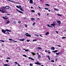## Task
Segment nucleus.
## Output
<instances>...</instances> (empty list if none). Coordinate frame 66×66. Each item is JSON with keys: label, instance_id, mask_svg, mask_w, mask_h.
<instances>
[{"label": "nucleus", "instance_id": "nucleus-1", "mask_svg": "<svg viewBox=\"0 0 66 66\" xmlns=\"http://www.w3.org/2000/svg\"><path fill=\"white\" fill-rule=\"evenodd\" d=\"M51 25L52 26H53L54 27V26L56 25V24H55V22H53V24H51Z\"/></svg>", "mask_w": 66, "mask_h": 66}, {"label": "nucleus", "instance_id": "nucleus-2", "mask_svg": "<svg viewBox=\"0 0 66 66\" xmlns=\"http://www.w3.org/2000/svg\"><path fill=\"white\" fill-rule=\"evenodd\" d=\"M37 62L35 63V64H36L37 65H41V64L39 63V62L38 61H37Z\"/></svg>", "mask_w": 66, "mask_h": 66}, {"label": "nucleus", "instance_id": "nucleus-3", "mask_svg": "<svg viewBox=\"0 0 66 66\" xmlns=\"http://www.w3.org/2000/svg\"><path fill=\"white\" fill-rule=\"evenodd\" d=\"M15 10L20 12V13H21V14H23V13L22 12H21L18 9H16Z\"/></svg>", "mask_w": 66, "mask_h": 66}, {"label": "nucleus", "instance_id": "nucleus-4", "mask_svg": "<svg viewBox=\"0 0 66 66\" xmlns=\"http://www.w3.org/2000/svg\"><path fill=\"white\" fill-rule=\"evenodd\" d=\"M7 22L5 23V24H8V23H10V20H9V19H8V20H7Z\"/></svg>", "mask_w": 66, "mask_h": 66}, {"label": "nucleus", "instance_id": "nucleus-5", "mask_svg": "<svg viewBox=\"0 0 66 66\" xmlns=\"http://www.w3.org/2000/svg\"><path fill=\"white\" fill-rule=\"evenodd\" d=\"M19 7H20V10H21L23 12V9L22 8H21V6L19 5Z\"/></svg>", "mask_w": 66, "mask_h": 66}, {"label": "nucleus", "instance_id": "nucleus-6", "mask_svg": "<svg viewBox=\"0 0 66 66\" xmlns=\"http://www.w3.org/2000/svg\"><path fill=\"white\" fill-rule=\"evenodd\" d=\"M25 35H26V36H27V37H31V36L29 34H25Z\"/></svg>", "mask_w": 66, "mask_h": 66}, {"label": "nucleus", "instance_id": "nucleus-7", "mask_svg": "<svg viewBox=\"0 0 66 66\" xmlns=\"http://www.w3.org/2000/svg\"><path fill=\"white\" fill-rule=\"evenodd\" d=\"M5 8L6 9H10V6H5Z\"/></svg>", "mask_w": 66, "mask_h": 66}, {"label": "nucleus", "instance_id": "nucleus-8", "mask_svg": "<svg viewBox=\"0 0 66 66\" xmlns=\"http://www.w3.org/2000/svg\"><path fill=\"white\" fill-rule=\"evenodd\" d=\"M57 23H58V24H61V21H60L58 20L57 21Z\"/></svg>", "mask_w": 66, "mask_h": 66}, {"label": "nucleus", "instance_id": "nucleus-9", "mask_svg": "<svg viewBox=\"0 0 66 66\" xmlns=\"http://www.w3.org/2000/svg\"><path fill=\"white\" fill-rule=\"evenodd\" d=\"M25 40L24 39H19V40H20V41H22V42H23L24 40Z\"/></svg>", "mask_w": 66, "mask_h": 66}, {"label": "nucleus", "instance_id": "nucleus-10", "mask_svg": "<svg viewBox=\"0 0 66 66\" xmlns=\"http://www.w3.org/2000/svg\"><path fill=\"white\" fill-rule=\"evenodd\" d=\"M51 49L53 50H55V47H51Z\"/></svg>", "mask_w": 66, "mask_h": 66}, {"label": "nucleus", "instance_id": "nucleus-11", "mask_svg": "<svg viewBox=\"0 0 66 66\" xmlns=\"http://www.w3.org/2000/svg\"><path fill=\"white\" fill-rule=\"evenodd\" d=\"M28 59H31V60H32V61H34V59H32L31 57H28Z\"/></svg>", "mask_w": 66, "mask_h": 66}, {"label": "nucleus", "instance_id": "nucleus-12", "mask_svg": "<svg viewBox=\"0 0 66 66\" xmlns=\"http://www.w3.org/2000/svg\"><path fill=\"white\" fill-rule=\"evenodd\" d=\"M29 2L30 3L32 4L33 3V0H30Z\"/></svg>", "mask_w": 66, "mask_h": 66}, {"label": "nucleus", "instance_id": "nucleus-13", "mask_svg": "<svg viewBox=\"0 0 66 66\" xmlns=\"http://www.w3.org/2000/svg\"><path fill=\"white\" fill-rule=\"evenodd\" d=\"M3 18V19H8L9 18V17H7V18H5L3 16L2 17Z\"/></svg>", "mask_w": 66, "mask_h": 66}, {"label": "nucleus", "instance_id": "nucleus-14", "mask_svg": "<svg viewBox=\"0 0 66 66\" xmlns=\"http://www.w3.org/2000/svg\"><path fill=\"white\" fill-rule=\"evenodd\" d=\"M5 7H1V9L2 10H4V9H5Z\"/></svg>", "mask_w": 66, "mask_h": 66}, {"label": "nucleus", "instance_id": "nucleus-15", "mask_svg": "<svg viewBox=\"0 0 66 66\" xmlns=\"http://www.w3.org/2000/svg\"><path fill=\"white\" fill-rule=\"evenodd\" d=\"M53 52H54V53H55V52H57L58 51V50H56L54 51H52Z\"/></svg>", "mask_w": 66, "mask_h": 66}, {"label": "nucleus", "instance_id": "nucleus-16", "mask_svg": "<svg viewBox=\"0 0 66 66\" xmlns=\"http://www.w3.org/2000/svg\"><path fill=\"white\" fill-rule=\"evenodd\" d=\"M2 33H3L4 34L5 33V32H4V29H2Z\"/></svg>", "mask_w": 66, "mask_h": 66}, {"label": "nucleus", "instance_id": "nucleus-17", "mask_svg": "<svg viewBox=\"0 0 66 66\" xmlns=\"http://www.w3.org/2000/svg\"><path fill=\"white\" fill-rule=\"evenodd\" d=\"M31 53H32V54L34 56V55H36V54L32 53V52H31Z\"/></svg>", "mask_w": 66, "mask_h": 66}, {"label": "nucleus", "instance_id": "nucleus-18", "mask_svg": "<svg viewBox=\"0 0 66 66\" xmlns=\"http://www.w3.org/2000/svg\"><path fill=\"white\" fill-rule=\"evenodd\" d=\"M38 58L39 59L41 58V56L40 55H38Z\"/></svg>", "mask_w": 66, "mask_h": 66}, {"label": "nucleus", "instance_id": "nucleus-19", "mask_svg": "<svg viewBox=\"0 0 66 66\" xmlns=\"http://www.w3.org/2000/svg\"><path fill=\"white\" fill-rule=\"evenodd\" d=\"M7 1H10V2H14L13 1H11V0H6Z\"/></svg>", "mask_w": 66, "mask_h": 66}, {"label": "nucleus", "instance_id": "nucleus-20", "mask_svg": "<svg viewBox=\"0 0 66 66\" xmlns=\"http://www.w3.org/2000/svg\"><path fill=\"white\" fill-rule=\"evenodd\" d=\"M13 2V3H17L18 4H20V3L16 2Z\"/></svg>", "mask_w": 66, "mask_h": 66}, {"label": "nucleus", "instance_id": "nucleus-21", "mask_svg": "<svg viewBox=\"0 0 66 66\" xmlns=\"http://www.w3.org/2000/svg\"><path fill=\"white\" fill-rule=\"evenodd\" d=\"M45 5H46L47 6H50V5H49L48 4H45Z\"/></svg>", "mask_w": 66, "mask_h": 66}, {"label": "nucleus", "instance_id": "nucleus-22", "mask_svg": "<svg viewBox=\"0 0 66 66\" xmlns=\"http://www.w3.org/2000/svg\"><path fill=\"white\" fill-rule=\"evenodd\" d=\"M29 50L27 49V50H25V51H26V52H28V51H29Z\"/></svg>", "mask_w": 66, "mask_h": 66}, {"label": "nucleus", "instance_id": "nucleus-23", "mask_svg": "<svg viewBox=\"0 0 66 66\" xmlns=\"http://www.w3.org/2000/svg\"><path fill=\"white\" fill-rule=\"evenodd\" d=\"M31 12H33V13H34V12H35V11L34 10H31Z\"/></svg>", "mask_w": 66, "mask_h": 66}, {"label": "nucleus", "instance_id": "nucleus-24", "mask_svg": "<svg viewBox=\"0 0 66 66\" xmlns=\"http://www.w3.org/2000/svg\"><path fill=\"white\" fill-rule=\"evenodd\" d=\"M49 34V33L48 32L46 33V35H48V34Z\"/></svg>", "mask_w": 66, "mask_h": 66}, {"label": "nucleus", "instance_id": "nucleus-25", "mask_svg": "<svg viewBox=\"0 0 66 66\" xmlns=\"http://www.w3.org/2000/svg\"><path fill=\"white\" fill-rule=\"evenodd\" d=\"M54 10L55 11H59V10H58L57 9H56V8H54Z\"/></svg>", "mask_w": 66, "mask_h": 66}, {"label": "nucleus", "instance_id": "nucleus-26", "mask_svg": "<svg viewBox=\"0 0 66 66\" xmlns=\"http://www.w3.org/2000/svg\"><path fill=\"white\" fill-rule=\"evenodd\" d=\"M44 9L45 10H49V9L47 8H45Z\"/></svg>", "mask_w": 66, "mask_h": 66}, {"label": "nucleus", "instance_id": "nucleus-27", "mask_svg": "<svg viewBox=\"0 0 66 66\" xmlns=\"http://www.w3.org/2000/svg\"><path fill=\"white\" fill-rule=\"evenodd\" d=\"M60 52H59V53H56V55H59V54H60Z\"/></svg>", "mask_w": 66, "mask_h": 66}, {"label": "nucleus", "instance_id": "nucleus-28", "mask_svg": "<svg viewBox=\"0 0 66 66\" xmlns=\"http://www.w3.org/2000/svg\"><path fill=\"white\" fill-rule=\"evenodd\" d=\"M8 65L7 64H5L3 66H7Z\"/></svg>", "mask_w": 66, "mask_h": 66}, {"label": "nucleus", "instance_id": "nucleus-29", "mask_svg": "<svg viewBox=\"0 0 66 66\" xmlns=\"http://www.w3.org/2000/svg\"><path fill=\"white\" fill-rule=\"evenodd\" d=\"M29 65L30 66H33V64H32V63H30L29 64Z\"/></svg>", "mask_w": 66, "mask_h": 66}, {"label": "nucleus", "instance_id": "nucleus-30", "mask_svg": "<svg viewBox=\"0 0 66 66\" xmlns=\"http://www.w3.org/2000/svg\"><path fill=\"white\" fill-rule=\"evenodd\" d=\"M23 56H24L25 57H27V56L26 55H23Z\"/></svg>", "mask_w": 66, "mask_h": 66}, {"label": "nucleus", "instance_id": "nucleus-31", "mask_svg": "<svg viewBox=\"0 0 66 66\" xmlns=\"http://www.w3.org/2000/svg\"><path fill=\"white\" fill-rule=\"evenodd\" d=\"M14 64H19V63H17V62H15L14 63Z\"/></svg>", "mask_w": 66, "mask_h": 66}, {"label": "nucleus", "instance_id": "nucleus-32", "mask_svg": "<svg viewBox=\"0 0 66 66\" xmlns=\"http://www.w3.org/2000/svg\"><path fill=\"white\" fill-rule=\"evenodd\" d=\"M1 12L2 13H5V12L4 11H3V10H2Z\"/></svg>", "mask_w": 66, "mask_h": 66}, {"label": "nucleus", "instance_id": "nucleus-33", "mask_svg": "<svg viewBox=\"0 0 66 66\" xmlns=\"http://www.w3.org/2000/svg\"><path fill=\"white\" fill-rule=\"evenodd\" d=\"M16 7H17V8H18V9H19V8H20V7H19V6H16Z\"/></svg>", "mask_w": 66, "mask_h": 66}, {"label": "nucleus", "instance_id": "nucleus-34", "mask_svg": "<svg viewBox=\"0 0 66 66\" xmlns=\"http://www.w3.org/2000/svg\"><path fill=\"white\" fill-rule=\"evenodd\" d=\"M51 62H53V63H54V60H51Z\"/></svg>", "mask_w": 66, "mask_h": 66}, {"label": "nucleus", "instance_id": "nucleus-35", "mask_svg": "<svg viewBox=\"0 0 66 66\" xmlns=\"http://www.w3.org/2000/svg\"><path fill=\"white\" fill-rule=\"evenodd\" d=\"M35 41H37V40L36 39H34V40H32V41L33 42H35Z\"/></svg>", "mask_w": 66, "mask_h": 66}, {"label": "nucleus", "instance_id": "nucleus-36", "mask_svg": "<svg viewBox=\"0 0 66 66\" xmlns=\"http://www.w3.org/2000/svg\"><path fill=\"white\" fill-rule=\"evenodd\" d=\"M38 16H40V13L38 12Z\"/></svg>", "mask_w": 66, "mask_h": 66}, {"label": "nucleus", "instance_id": "nucleus-37", "mask_svg": "<svg viewBox=\"0 0 66 66\" xmlns=\"http://www.w3.org/2000/svg\"><path fill=\"white\" fill-rule=\"evenodd\" d=\"M57 15H58V16H62L61 14H57Z\"/></svg>", "mask_w": 66, "mask_h": 66}, {"label": "nucleus", "instance_id": "nucleus-38", "mask_svg": "<svg viewBox=\"0 0 66 66\" xmlns=\"http://www.w3.org/2000/svg\"><path fill=\"white\" fill-rule=\"evenodd\" d=\"M31 19L32 20H35V19H34V18H32Z\"/></svg>", "mask_w": 66, "mask_h": 66}, {"label": "nucleus", "instance_id": "nucleus-39", "mask_svg": "<svg viewBox=\"0 0 66 66\" xmlns=\"http://www.w3.org/2000/svg\"><path fill=\"white\" fill-rule=\"evenodd\" d=\"M13 23L14 24H16V21H14L13 22Z\"/></svg>", "mask_w": 66, "mask_h": 66}, {"label": "nucleus", "instance_id": "nucleus-40", "mask_svg": "<svg viewBox=\"0 0 66 66\" xmlns=\"http://www.w3.org/2000/svg\"><path fill=\"white\" fill-rule=\"evenodd\" d=\"M62 39H63V38L65 39V38H66V37H62Z\"/></svg>", "mask_w": 66, "mask_h": 66}, {"label": "nucleus", "instance_id": "nucleus-41", "mask_svg": "<svg viewBox=\"0 0 66 66\" xmlns=\"http://www.w3.org/2000/svg\"><path fill=\"white\" fill-rule=\"evenodd\" d=\"M9 60H6V62H7V63H8V62H9Z\"/></svg>", "mask_w": 66, "mask_h": 66}, {"label": "nucleus", "instance_id": "nucleus-42", "mask_svg": "<svg viewBox=\"0 0 66 66\" xmlns=\"http://www.w3.org/2000/svg\"><path fill=\"white\" fill-rule=\"evenodd\" d=\"M1 42H5V41H4V40H1Z\"/></svg>", "mask_w": 66, "mask_h": 66}, {"label": "nucleus", "instance_id": "nucleus-43", "mask_svg": "<svg viewBox=\"0 0 66 66\" xmlns=\"http://www.w3.org/2000/svg\"><path fill=\"white\" fill-rule=\"evenodd\" d=\"M9 40H12V41H13V40H12V39H9Z\"/></svg>", "mask_w": 66, "mask_h": 66}, {"label": "nucleus", "instance_id": "nucleus-44", "mask_svg": "<svg viewBox=\"0 0 66 66\" xmlns=\"http://www.w3.org/2000/svg\"><path fill=\"white\" fill-rule=\"evenodd\" d=\"M13 42H14V43H16H16H17V41H14V40H13Z\"/></svg>", "mask_w": 66, "mask_h": 66}, {"label": "nucleus", "instance_id": "nucleus-45", "mask_svg": "<svg viewBox=\"0 0 66 66\" xmlns=\"http://www.w3.org/2000/svg\"><path fill=\"white\" fill-rule=\"evenodd\" d=\"M26 41H27V42H29L30 41V40H27Z\"/></svg>", "mask_w": 66, "mask_h": 66}, {"label": "nucleus", "instance_id": "nucleus-46", "mask_svg": "<svg viewBox=\"0 0 66 66\" xmlns=\"http://www.w3.org/2000/svg\"><path fill=\"white\" fill-rule=\"evenodd\" d=\"M38 49H42V48L41 47H38Z\"/></svg>", "mask_w": 66, "mask_h": 66}, {"label": "nucleus", "instance_id": "nucleus-47", "mask_svg": "<svg viewBox=\"0 0 66 66\" xmlns=\"http://www.w3.org/2000/svg\"><path fill=\"white\" fill-rule=\"evenodd\" d=\"M35 23L34 22V23L32 25H33V26H34V25H35Z\"/></svg>", "mask_w": 66, "mask_h": 66}, {"label": "nucleus", "instance_id": "nucleus-48", "mask_svg": "<svg viewBox=\"0 0 66 66\" xmlns=\"http://www.w3.org/2000/svg\"><path fill=\"white\" fill-rule=\"evenodd\" d=\"M18 23H21V21H19L18 22Z\"/></svg>", "mask_w": 66, "mask_h": 66}, {"label": "nucleus", "instance_id": "nucleus-49", "mask_svg": "<svg viewBox=\"0 0 66 66\" xmlns=\"http://www.w3.org/2000/svg\"><path fill=\"white\" fill-rule=\"evenodd\" d=\"M47 26L48 27H50V25L49 24H47Z\"/></svg>", "mask_w": 66, "mask_h": 66}, {"label": "nucleus", "instance_id": "nucleus-50", "mask_svg": "<svg viewBox=\"0 0 66 66\" xmlns=\"http://www.w3.org/2000/svg\"><path fill=\"white\" fill-rule=\"evenodd\" d=\"M7 59H9V60H10L11 59V58H10V57H8L7 58Z\"/></svg>", "mask_w": 66, "mask_h": 66}, {"label": "nucleus", "instance_id": "nucleus-51", "mask_svg": "<svg viewBox=\"0 0 66 66\" xmlns=\"http://www.w3.org/2000/svg\"><path fill=\"white\" fill-rule=\"evenodd\" d=\"M5 31H8L9 32V30L7 29H5Z\"/></svg>", "mask_w": 66, "mask_h": 66}, {"label": "nucleus", "instance_id": "nucleus-52", "mask_svg": "<svg viewBox=\"0 0 66 66\" xmlns=\"http://www.w3.org/2000/svg\"><path fill=\"white\" fill-rule=\"evenodd\" d=\"M25 27H28V25H27V24H25Z\"/></svg>", "mask_w": 66, "mask_h": 66}, {"label": "nucleus", "instance_id": "nucleus-53", "mask_svg": "<svg viewBox=\"0 0 66 66\" xmlns=\"http://www.w3.org/2000/svg\"><path fill=\"white\" fill-rule=\"evenodd\" d=\"M36 2H34V4L35 5V4H36Z\"/></svg>", "mask_w": 66, "mask_h": 66}, {"label": "nucleus", "instance_id": "nucleus-54", "mask_svg": "<svg viewBox=\"0 0 66 66\" xmlns=\"http://www.w3.org/2000/svg\"><path fill=\"white\" fill-rule=\"evenodd\" d=\"M56 33L57 34H59V33L58 32V31H56Z\"/></svg>", "mask_w": 66, "mask_h": 66}, {"label": "nucleus", "instance_id": "nucleus-55", "mask_svg": "<svg viewBox=\"0 0 66 66\" xmlns=\"http://www.w3.org/2000/svg\"><path fill=\"white\" fill-rule=\"evenodd\" d=\"M38 7L39 8L40 10L41 9V8L39 6H38Z\"/></svg>", "mask_w": 66, "mask_h": 66}, {"label": "nucleus", "instance_id": "nucleus-56", "mask_svg": "<svg viewBox=\"0 0 66 66\" xmlns=\"http://www.w3.org/2000/svg\"><path fill=\"white\" fill-rule=\"evenodd\" d=\"M57 46L58 47H61V46H60V45H58Z\"/></svg>", "mask_w": 66, "mask_h": 66}, {"label": "nucleus", "instance_id": "nucleus-57", "mask_svg": "<svg viewBox=\"0 0 66 66\" xmlns=\"http://www.w3.org/2000/svg\"><path fill=\"white\" fill-rule=\"evenodd\" d=\"M50 28H53V26H50Z\"/></svg>", "mask_w": 66, "mask_h": 66}, {"label": "nucleus", "instance_id": "nucleus-58", "mask_svg": "<svg viewBox=\"0 0 66 66\" xmlns=\"http://www.w3.org/2000/svg\"><path fill=\"white\" fill-rule=\"evenodd\" d=\"M47 57H48V58H49L50 57V56H49L47 55Z\"/></svg>", "mask_w": 66, "mask_h": 66}, {"label": "nucleus", "instance_id": "nucleus-59", "mask_svg": "<svg viewBox=\"0 0 66 66\" xmlns=\"http://www.w3.org/2000/svg\"><path fill=\"white\" fill-rule=\"evenodd\" d=\"M48 53H49L50 54L51 53V52H48Z\"/></svg>", "mask_w": 66, "mask_h": 66}, {"label": "nucleus", "instance_id": "nucleus-60", "mask_svg": "<svg viewBox=\"0 0 66 66\" xmlns=\"http://www.w3.org/2000/svg\"><path fill=\"white\" fill-rule=\"evenodd\" d=\"M55 61H56V62H57V59H55Z\"/></svg>", "mask_w": 66, "mask_h": 66}, {"label": "nucleus", "instance_id": "nucleus-61", "mask_svg": "<svg viewBox=\"0 0 66 66\" xmlns=\"http://www.w3.org/2000/svg\"><path fill=\"white\" fill-rule=\"evenodd\" d=\"M4 34H6V35H7V33L5 32V33H4Z\"/></svg>", "mask_w": 66, "mask_h": 66}, {"label": "nucleus", "instance_id": "nucleus-62", "mask_svg": "<svg viewBox=\"0 0 66 66\" xmlns=\"http://www.w3.org/2000/svg\"><path fill=\"white\" fill-rule=\"evenodd\" d=\"M9 32H12V30H9Z\"/></svg>", "mask_w": 66, "mask_h": 66}, {"label": "nucleus", "instance_id": "nucleus-63", "mask_svg": "<svg viewBox=\"0 0 66 66\" xmlns=\"http://www.w3.org/2000/svg\"><path fill=\"white\" fill-rule=\"evenodd\" d=\"M45 52H48V51H47L45 50Z\"/></svg>", "mask_w": 66, "mask_h": 66}, {"label": "nucleus", "instance_id": "nucleus-64", "mask_svg": "<svg viewBox=\"0 0 66 66\" xmlns=\"http://www.w3.org/2000/svg\"><path fill=\"white\" fill-rule=\"evenodd\" d=\"M6 30H4V32H5H5H6Z\"/></svg>", "mask_w": 66, "mask_h": 66}]
</instances>
